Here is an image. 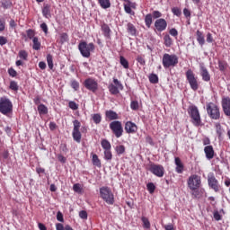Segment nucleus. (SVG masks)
<instances>
[{
    "label": "nucleus",
    "instance_id": "f257e3e1",
    "mask_svg": "<svg viewBox=\"0 0 230 230\" xmlns=\"http://www.w3.org/2000/svg\"><path fill=\"white\" fill-rule=\"evenodd\" d=\"M99 192L101 199H103L106 204L109 206H114V193L112 192L111 187L102 186L100 188Z\"/></svg>",
    "mask_w": 230,
    "mask_h": 230
},
{
    "label": "nucleus",
    "instance_id": "f03ea898",
    "mask_svg": "<svg viewBox=\"0 0 230 230\" xmlns=\"http://www.w3.org/2000/svg\"><path fill=\"white\" fill-rule=\"evenodd\" d=\"M162 64L164 69H169V67H175L179 64V57L175 54L165 53L162 58Z\"/></svg>",
    "mask_w": 230,
    "mask_h": 230
},
{
    "label": "nucleus",
    "instance_id": "7ed1b4c3",
    "mask_svg": "<svg viewBox=\"0 0 230 230\" xmlns=\"http://www.w3.org/2000/svg\"><path fill=\"white\" fill-rule=\"evenodd\" d=\"M188 113L190 117V121L194 127H200L202 124V119H200V112L199 111V108L195 105H191L189 107Z\"/></svg>",
    "mask_w": 230,
    "mask_h": 230
},
{
    "label": "nucleus",
    "instance_id": "20e7f679",
    "mask_svg": "<svg viewBox=\"0 0 230 230\" xmlns=\"http://www.w3.org/2000/svg\"><path fill=\"white\" fill-rule=\"evenodd\" d=\"M78 49L82 57H84V58H89V57H91V53L95 49L94 43H87V41H81L78 44Z\"/></svg>",
    "mask_w": 230,
    "mask_h": 230
},
{
    "label": "nucleus",
    "instance_id": "39448f33",
    "mask_svg": "<svg viewBox=\"0 0 230 230\" xmlns=\"http://www.w3.org/2000/svg\"><path fill=\"white\" fill-rule=\"evenodd\" d=\"M13 111V104L12 101H10L7 97L0 98V112L6 116V114H10Z\"/></svg>",
    "mask_w": 230,
    "mask_h": 230
},
{
    "label": "nucleus",
    "instance_id": "423d86ee",
    "mask_svg": "<svg viewBox=\"0 0 230 230\" xmlns=\"http://www.w3.org/2000/svg\"><path fill=\"white\" fill-rule=\"evenodd\" d=\"M185 76L189 82L190 89H192V91H199V77L195 76L193 70L188 69L185 73Z\"/></svg>",
    "mask_w": 230,
    "mask_h": 230
},
{
    "label": "nucleus",
    "instance_id": "0eeeda50",
    "mask_svg": "<svg viewBox=\"0 0 230 230\" xmlns=\"http://www.w3.org/2000/svg\"><path fill=\"white\" fill-rule=\"evenodd\" d=\"M207 114L211 119H220V108L214 102L207 104Z\"/></svg>",
    "mask_w": 230,
    "mask_h": 230
},
{
    "label": "nucleus",
    "instance_id": "6e6552de",
    "mask_svg": "<svg viewBox=\"0 0 230 230\" xmlns=\"http://www.w3.org/2000/svg\"><path fill=\"white\" fill-rule=\"evenodd\" d=\"M110 129L115 137L119 138L123 136V124L119 120H113L110 123Z\"/></svg>",
    "mask_w": 230,
    "mask_h": 230
},
{
    "label": "nucleus",
    "instance_id": "1a4fd4ad",
    "mask_svg": "<svg viewBox=\"0 0 230 230\" xmlns=\"http://www.w3.org/2000/svg\"><path fill=\"white\" fill-rule=\"evenodd\" d=\"M200 184H202L200 176L197 174H192L190 176L188 180V187L190 188V190L195 191V190H199L200 188Z\"/></svg>",
    "mask_w": 230,
    "mask_h": 230
},
{
    "label": "nucleus",
    "instance_id": "9d476101",
    "mask_svg": "<svg viewBox=\"0 0 230 230\" xmlns=\"http://www.w3.org/2000/svg\"><path fill=\"white\" fill-rule=\"evenodd\" d=\"M74 128L72 132V137L74 141H76V143H80L82 141V133L80 132V127H82V124L80 123V120L75 119L73 121Z\"/></svg>",
    "mask_w": 230,
    "mask_h": 230
},
{
    "label": "nucleus",
    "instance_id": "9b49d317",
    "mask_svg": "<svg viewBox=\"0 0 230 230\" xmlns=\"http://www.w3.org/2000/svg\"><path fill=\"white\" fill-rule=\"evenodd\" d=\"M148 170L155 177H164V167L161 164H150Z\"/></svg>",
    "mask_w": 230,
    "mask_h": 230
},
{
    "label": "nucleus",
    "instance_id": "f8f14e48",
    "mask_svg": "<svg viewBox=\"0 0 230 230\" xmlns=\"http://www.w3.org/2000/svg\"><path fill=\"white\" fill-rule=\"evenodd\" d=\"M111 94L116 95L119 94V91H123V84L119 82L117 78H113V84L108 86Z\"/></svg>",
    "mask_w": 230,
    "mask_h": 230
},
{
    "label": "nucleus",
    "instance_id": "ddd939ff",
    "mask_svg": "<svg viewBox=\"0 0 230 230\" xmlns=\"http://www.w3.org/2000/svg\"><path fill=\"white\" fill-rule=\"evenodd\" d=\"M84 85L85 89L91 91L92 93H96L98 91V82L93 78H87L84 80Z\"/></svg>",
    "mask_w": 230,
    "mask_h": 230
},
{
    "label": "nucleus",
    "instance_id": "4468645a",
    "mask_svg": "<svg viewBox=\"0 0 230 230\" xmlns=\"http://www.w3.org/2000/svg\"><path fill=\"white\" fill-rule=\"evenodd\" d=\"M208 182L209 188H211V190H214L216 193H218V191H220V184H218V180H217L215 175L208 176Z\"/></svg>",
    "mask_w": 230,
    "mask_h": 230
},
{
    "label": "nucleus",
    "instance_id": "2eb2a0df",
    "mask_svg": "<svg viewBox=\"0 0 230 230\" xmlns=\"http://www.w3.org/2000/svg\"><path fill=\"white\" fill-rule=\"evenodd\" d=\"M123 6L124 12H126V13H128V15H136V12L133 11L136 10L135 3H132L130 0H124Z\"/></svg>",
    "mask_w": 230,
    "mask_h": 230
},
{
    "label": "nucleus",
    "instance_id": "dca6fc26",
    "mask_svg": "<svg viewBox=\"0 0 230 230\" xmlns=\"http://www.w3.org/2000/svg\"><path fill=\"white\" fill-rule=\"evenodd\" d=\"M221 106L223 109V112L227 118H230V98L223 97L221 101Z\"/></svg>",
    "mask_w": 230,
    "mask_h": 230
},
{
    "label": "nucleus",
    "instance_id": "f3484780",
    "mask_svg": "<svg viewBox=\"0 0 230 230\" xmlns=\"http://www.w3.org/2000/svg\"><path fill=\"white\" fill-rule=\"evenodd\" d=\"M168 27V22L164 18H159L155 22V28L158 31H164Z\"/></svg>",
    "mask_w": 230,
    "mask_h": 230
},
{
    "label": "nucleus",
    "instance_id": "a211bd4d",
    "mask_svg": "<svg viewBox=\"0 0 230 230\" xmlns=\"http://www.w3.org/2000/svg\"><path fill=\"white\" fill-rule=\"evenodd\" d=\"M124 128L127 134H136L137 132V125L132 121H127Z\"/></svg>",
    "mask_w": 230,
    "mask_h": 230
},
{
    "label": "nucleus",
    "instance_id": "6ab92c4d",
    "mask_svg": "<svg viewBox=\"0 0 230 230\" xmlns=\"http://www.w3.org/2000/svg\"><path fill=\"white\" fill-rule=\"evenodd\" d=\"M200 76L203 82H209L211 80V75H209V71L204 66H200Z\"/></svg>",
    "mask_w": 230,
    "mask_h": 230
},
{
    "label": "nucleus",
    "instance_id": "aec40b11",
    "mask_svg": "<svg viewBox=\"0 0 230 230\" xmlns=\"http://www.w3.org/2000/svg\"><path fill=\"white\" fill-rule=\"evenodd\" d=\"M204 152L206 155V158L208 161H211L213 157H215V149H213V146H207L204 147Z\"/></svg>",
    "mask_w": 230,
    "mask_h": 230
},
{
    "label": "nucleus",
    "instance_id": "412c9836",
    "mask_svg": "<svg viewBox=\"0 0 230 230\" xmlns=\"http://www.w3.org/2000/svg\"><path fill=\"white\" fill-rule=\"evenodd\" d=\"M41 13L45 19H51V4H44Z\"/></svg>",
    "mask_w": 230,
    "mask_h": 230
},
{
    "label": "nucleus",
    "instance_id": "4be33fe9",
    "mask_svg": "<svg viewBox=\"0 0 230 230\" xmlns=\"http://www.w3.org/2000/svg\"><path fill=\"white\" fill-rule=\"evenodd\" d=\"M174 163L176 164L175 172L176 173H182L184 172V164H182V161L179 157L174 158Z\"/></svg>",
    "mask_w": 230,
    "mask_h": 230
},
{
    "label": "nucleus",
    "instance_id": "5701e85b",
    "mask_svg": "<svg viewBox=\"0 0 230 230\" xmlns=\"http://www.w3.org/2000/svg\"><path fill=\"white\" fill-rule=\"evenodd\" d=\"M164 44L165 48H172V46H173V40L170 37V34L164 36Z\"/></svg>",
    "mask_w": 230,
    "mask_h": 230
},
{
    "label": "nucleus",
    "instance_id": "b1692460",
    "mask_svg": "<svg viewBox=\"0 0 230 230\" xmlns=\"http://www.w3.org/2000/svg\"><path fill=\"white\" fill-rule=\"evenodd\" d=\"M127 30L129 35H131L132 37H136V33H137V29H136V26H134V24L128 22L127 24Z\"/></svg>",
    "mask_w": 230,
    "mask_h": 230
},
{
    "label": "nucleus",
    "instance_id": "393cba45",
    "mask_svg": "<svg viewBox=\"0 0 230 230\" xmlns=\"http://www.w3.org/2000/svg\"><path fill=\"white\" fill-rule=\"evenodd\" d=\"M196 37L199 46H203L204 44H206V40L204 39V33L202 31H197Z\"/></svg>",
    "mask_w": 230,
    "mask_h": 230
},
{
    "label": "nucleus",
    "instance_id": "a878e982",
    "mask_svg": "<svg viewBox=\"0 0 230 230\" xmlns=\"http://www.w3.org/2000/svg\"><path fill=\"white\" fill-rule=\"evenodd\" d=\"M102 31L106 39H111V27L107 23L102 25Z\"/></svg>",
    "mask_w": 230,
    "mask_h": 230
},
{
    "label": "nucleus",
    "instance_id": "bb28decb",
    "mask_svg": "<svg viewBox=\"0 0 230 230\" xmlns=\"http://www.w3.org/2000/svg\"><path fill=\"white\" fill-rule=\"evenodd\" d=\"M106 118H108V119H111V121L119 119V117L118 116V113H116V111L111 110L106 111Z\"/></svg>",
    "mask_w": 230,
    "mask_h": 230
},
{
    "label": "nucleus",
    "instance_id": "cd10ccee",
    "mask_svg": "<svg viewBox=\"0 0 230 230\" xmlns=\"http://www.w3.org/2000/svg\"><path fill=\"white\" fill-rule=\"evenodd\" d=\"M92 163L93 166H97V168H102V161L98 158V155H93Z\"/></svg>",
    "mask_w": 230,
    "mask_h": 230
},
{
    "label": "nucleus",
    "instance_id": "c85d7f7f",
    "mask_svg": "<svg viewBox=\"0 0 230 230\" xmlns=\"http://www.w3.org/2000/svg\"><path fill=\"white\" fill-rule=\"evenodd\" d=\"M38 112H39L40 116H44V115L48 114L49 110L46 105L40 104L38 106Z\"/></svg>",
    "mask_w": 230,
    "mask_h": 230
},
{
    "label": "nucleus",
    "instance_id": "c756f323",
    "mask_svg": "<svg viewBox=\"0 0 230 230\" xmlns=\"http://www.w3.org/2000/svg\"><path fill=\"white\" fill-rule=\"evenodd\" d=\"M40 41H39V38L34 37L32 39V49H34L35 51H39V49H40Z\"/></svg>",
    "mask_w": 230,
    "mask_h": 230
},
{
    "label": "nucleus",
    "instance_id": "7c9ffc66",
    "mask_svg": "<svg viewBox=\"0 0 230 230\" xmlns=\"http://www.w3.org/2000/svg\"><path fill=\"white\" fill-rule=\"evenodd\" d=\"M101 146H102L103 150H111L112 148V146L111 145V142L107 139H102L101 141Z\"/></svg>",
    "mask_w": 230,
    "mask_h": 230
},
{
    "label": "nucleus",
    "instance_id": "2f4dec72",
    "mask_svg": "<svg viewBox=\"0 0 230 230\" xmlns=\"http://www.w3.org/2000/svg\"><path fill=\"white\" fill-rule=\"evenodd\" d=\"M98 3L104 10L111 8V0H98Z\"/></svg>",
    "mask_w": 230,
    "mask_h": 230
},
{
    "label": "nucleus",
    "instance_id": "473e14b6",
    "mask_svg": "<svg viewBox=\"0 0 230 230\" xmlns=\"http://www.w3.org/2000/svg\"><path fill=\"white\" fill-rule=\"evenodd\" d=\"M153 16H152V13H147L146 16H145V22H146V26L147 28H150V26H152V22H153Z\"/></svg>",
    "mask_w": 230,
    "mask_h": 230
},
{
    "label": "nucleus",
    "instance_id": "72a5a7b5",
    "mask_svg": "<svg viewBox=\"0 0 230 230\" xmlns=\"http://www.w3.org/2000/svg\"><path fill=\"white\" fill-rule=\"evenodd\" d=\"M119 63L122 66V67H124V69H128V67H129L128 60H127V58H125V57H123V56L119 57Z\"/></svg>",
    "mask_w": 230,
    "mask_h": 230
},
{
    "label": "nucleus",
    "instance_id": "f704fd0d",
    "mask_svg": "<svg viewBox=\"0 0 230 230\" xmlns=\"http://www.w3.org/2000/svg\"><path fill=\"white\" fill-rule=\"evenodd\" d=\"M125 150L126 148H125V146L123 145H119L115 147V152L117 155H122V154H125Z\"/></svg>",
    "mask_w": 230,
    "mask_h": 230
},
{
    "label": "nucleus",
    "instance_id": "c9c22d12",
    "mask_svg": "<svg viewBox=\"0 0 230 230\" xmlns=\"http://www.w3.org/2000/svg\"><path fill=\"white\" fill-rule=\"evenodd\" d=\"M47 64H48L49 69L53 70V67H54L53 56L51 54L47 55Z\"/></svg>",
    "mask_w": 230,
    "mask_h": 230
},
{
    "label": "nucleus",
    "instance_id": "e433bc0d",
    "mask_svg": "<svg viewBox=\"0 0 230 230\" xmlns=\"http://www.w3.org/2000/svg\"><path fill=\"white\" fill-rule=\"evenodd\" d=\"M149 82L150 84H159V76L155 74L149 75Z\"/></svg>",
    "mask_w": 230,
    "mask_h": 230
},
{
    "label": "nucleus",
    "instance_id": "4c0bfd02",
    "mask_svg": "<svg viewBox=\"0 0 230 230\" xmlns=\"http://www.w3.org/2000/svg\"><path fill=\"white\" fill-rule=\"evenodd\" d=\"M93 121L95 123V125H99V123H102V115L99 113H95L92 116Z\"/></svg>",
    "mask_w": 230,
    "mask_h": 230
},
{
    "label": "nucleus",
    "instance_id": "58836bf2",
    "mask_svg": "<svg viewBox=\"0 0 230 230\" xmlns=\"http://www.w3.org/2000/svg\"><path fill=\"white\" fill-rule=\"evenodd\" d=\"M18 56L21 60H28V51L26 50H20Z\"/></svg>",
    "mask_w": 230,
    "mask_h": 230
},
{
    "label": "nucleus",
    "instance_id": "ea45409f",
    "mask_svg": "<svg viewBox=\"0 0 230 230\" xmlns=\"http://www.w3.org/2000/svg\"><path fill=\"white\" fill-rule=\"evenodd\" d=\"M218 67H219V71L224 72L227 69V63L226 61L219 60L218 61Z\"/></svg>",
    "mask_w": 230,
    "mask_h": 230
},
{
    "label": "nucleus",
    "instance_id": "a19ab883",
    "mask_svg": "<svg viewBox=\"0 0 230 230\" xmlns=\"http://www.w3.org/2000/svg\"><path fill=\"white\" fill-rule=\"evenodd\" d=\"M141 220L143 222V227L145 229H150V221L147 219L146 217H142Z\"/></svg>",
    "mask_w": 230,
    "mask_h": 230
},
{
    "label": "nucleus",
    "instance_id": "79ce46f5",
    "mask_svg": "<svg viewBox=\"0 0 230 230\" xmlns=\"http://www.w3.org/2000/svg\"><path fill=\"white\" fill-rule=\"evenodd\" d=\"M104 159L106 161H112V151L111 149L104 151Z\"/></svg>",
    "mask_w": 230,
    "mask_h": 230
},
{
    "label": "nucleus",
    "instance_id": "37998d69",
    "mask_svg": "<svg viewBox=\"0 0 230 230\" xmlns=\"http://www.w3.org/2000/svg\"><path fill=\"white\" fill-rule=\"evenodd\" d=\"M9 88L11 91H19V84H17V82L15 81H11Z\"/></svg>",
    "mask_w": 230,
    "mask_h": 230
},
{
    "label": "nucleus",
    "instance_id": "c03bdc74",
    "mask_svg": "<svg viewBox=\"0 0 230 230\" xmlns=\"http://www.w3.org/2000/svg\"><path fill=\"white\" fill-rule=\"evenodd\" d=\"M71 87L75 91H78L80 89V83L76 80H72L71 81Z\"/></svg>",
    "mask_w": 230,
    "mask_h": 230
},
{
    "label": "nucleus",
    "instance_id": "a18cd8bd",
    "mask_svg": "<svg viewBox=\"0 0 230 230\" xmlns=\"http://www.w3.org/2000/svg\"><path fill=\"white\" fill-rule=\"evenodd\" d=\"M68 107L72 111H78V104L76 102H75V101H70L68 102Z\"/></svg>",
    "mask_w": 230,
    "mask_h": 230
},
{
    "label": "nucleus",
    "instance_id": "49530a36",
    "mask_svg": "<svg viewBox=\"0 0 230 230\" xmlns=\"http://www.w3.org/2000/svg\"><path fill=\"white\" fill-rule=\"evenodd\" d=\"M27 33V39H30L31 40V39H35V31L29 29L26 31Z\"/></svg>",
    "mask_w": 230,
    "mask_h": 230
},
{
    "label": "nucleus",
    "instance_id": "de8ad7c7",
    "mask_svg": "<svg viewBox=\"0 0 230 230\" xmlns=\"http://www.w3.org/2000/svg\"><path fill=\"white\" fill-rule=\"evenodd\" d=\"M172 12L173 15H176V17H181V15L182 14V12L181 11V9L179 7H173L172 9Z\"/></svg>",
    "mask_w": 230,
    "mask_h": 230
},
{
    "label": "nucleus",
    "instance_id": "09e8293b",
    "mask_svg": "<svg viewBox=\"0 0 230 230\" xmlns=\"http://www.w3.org/2000/svg\"><path fill=\"white\" fill-rule=\"evenodd\" d=\"M68 39H69V36L67 35V33H66V32L61 33V35H60L61 44H64V42H67Z\"/></svg>",
    "mask_w": 230,
    "mask_h": 230
},
{
    "label": "nucleus",
    "instance_id": "8fccbe9b",
    "mask_svg": "<svg viewBox=\"0 0 230 230\" xmlns=\"http://www.w3.org/2000/svg\"><path fill=\"white\" fill-rule=\"evenodd\" d=\"M146 188L149 193H154V191H155V185L152 182L147 183Z\"/></svg>",
    "mask_w": 230,
    "mask_h": 230
},
{
    "label": "nucleus",
    "instance_id": "3c124183",
    "mask_svg": "<svg viewBox=\"0 0 230 230\" xmlns=\"http://www.w3.org/2000/svg\"><path fill=\"white\" fill-rule=\"evenodd\" d=\"M137 62H138L140 66H145L146 64V61H145V56H137Z\"/></svg>",
    "mask_w": 230,
    "mask_h": 230
},
{
    "label": "nucleus",
    "instance_id": "603ef678",
    "mask_svg": "<svg viewBox=\"0 0 230 230\" xmlns=\"http://www.w3.org/2000/svg\"><path fill=\"white\" fill-rule=\"evenodd\" d=\"M151 15L154 19H156V20L161 19V17H163V13L159 11H154Z\"/></svg>",
    "mask_w": 230,
    "mask_h": 230
},
{
    "label": "nucleus",
    "instance_id": "864d4df0",
    "mask_svg": "<svg viewBox=\"0 0 230 230\" xmlns=\"http://www.w3.org/2000/svg\"><path fill=\"white\" fill-rule=\"evenodd\" d=\"M130 107L132 111H137V109H139V102H137V101H132L130 103Z\"/></svg>",
    "mask_w": 230,
    "mask_h": 230
},
{
    "label": "nucleus",
    "instance_id": "5fc2aeb1",
    "mask_svg": "<svg viewBox=\"0 0 230 230\" xmlns=\"http://www.w3.org/2000/svg\"><path fill=\"white\" fill-rule=\"evenodd\" d=\"M73 190L75 193H82V187H80V183L74 184Z\"/></svg>",
    "mask_w": 230,
    "mask_h": 230
},
{
    "label": "nucleus",
    "instance_id": "6e6d98bb",
    "mask_svg": "<svg viewBox=\"0 0 230 230\" xmlns=\"http://www.w3.org/2000/svg\"><path fill=\"white\" fill-rule=\"evenodd\" d=\"M216 130L217 136L220 137V136H222V125H220V123H216Z\"/></svg>",
    "mask_w": 230,
    "mask_h": 230
},
{
    "label": "nucleus",
    "instance_id": "4d7b16f0",
    "mask_svg": "<svg viewBox=\"0 0 230 230\" xmlns=\"http://www.w3.org/2000/svg\"><path fill=\"white\" fill-rule=\"evenodd\" d=\"M8 75L9 76H12V78H15V76H17V71L11 67L8 69Z\"/></svg>",
    "mask_w": 230,
    "mask_h": 230
},
{
    "label": "nucleus",
    "instance_id": "13d9d810",
    "mask_svg": "<svg viewBox=\"0 0 230 230\" xmlns=\"http://www.w3.org/2000/svg\"><path fill=\"white\" fill-rule=\"evenodd\" d=\"M79 217H80V218H82L83 220H87V217H88L87 211H85V210L80 211V212H79Z\"/></svg>",
    "mask_w": 230,
    "mask_h": 230
},
{
    "label": "nucleus",
    "instance_id": "bf43d9fd",
    "mask_svg": "<svg viewBox=\"0 0 230 230\" xmlns=\"http://www.w3.org/2000/svg\"><path fill=\"white\" fill-rule=\"evenodd\" d=\"M170 35H172V37H178L179 35V31H177V29L172 28L169 31Z\"/></svg>",
    "mask_w": 230,
    "mask_h": 230
},
{
    "label": "nucleus",
    "instance_id": "052dcab7",
    "mask_svg": "<svg viewBox=\"0 0 230 230\" xmlns=\"http://www.w3.org/2000/svg\"><path fill=\"white\" fill-rule=\"evenodd\" d=\"M5 24L4 19L0 18V31H4Z\"/></svg>",
    "mask_w": 230,
    "mask_h": 230
},
{
    "label": "nucleus",
    "instance_id": "680f3d73",
    "mask_svg": "<svg viewBox=\"0 0 230 230\" xmlns=\"http://www.w3.org/2000/svg\"><path fill=\"white\" fill-rule=\"evenodd\" d=\"M8 43V40L4 36H0V46H4Z\"/></svg>",
    "mask_w": 230,
    "mask_h": 230
},
{
    "label": "nucleus",
    "instance_id": "e2e57ef3",
    "mask_svg": "<svg viewBox=\"0 0 230 230\" xmlns=\"http://www.w3.org/2000/svg\"><path fill=\"white\" fill-rule=\"evenodd\" d=\"M57 220H58V222H64V215H62V212H58Z\"/></svg>",
    "mask_w": 230,
    "mask_h": 230
},
{
    "label": "nucleus",
    "instance_id": "0e129e2a",
    "mask_svg": "<svg viewBox=\"0 0 230 230\" xmlns=\"http://www.w3.org/2000/svg\"><path fill=\"white\" fill-rule=\"evenodd\" d=\"M40 29L42 31H44V33H48V24H46V22L40 24Z\"/></svg>",
    "mask_w": 230,
    "mask_h": 230
},
{
    "label": "nucleus",
    "instance_id": "69168bd1",
    "mask_svg": "<svg viewBox=\"0 0 230 230\" xmlns=\"http://www.w3.org/2000/svg\"><path fill=\"white\" fill-rule=\"evenodd\" d=\"M58 161H59V163H66V161H67V159L64 156V155H58Z\"/></svg>",
    "mask_w": 230,
    "mask_h": 230
},
{
    "label": "nucleus",
    "instance_id": "338daca9",
    "mask_svg": "<svg viewBox=\"0 0 230 230\" xmlns=\"http://www.w3.org/2000/svg\"><path fill=\"white\" fill-rule=\"evenodd\" d=\"M56 229L57 230H66V228H64V225H62L61 223H58L56 225Z\"/></svg>",
    "mask_w": 230,
    "mask_h": 230
},
{
    "label": "nucleus",
    "instance_id": "774afa93",
    "mask_svg": "<svg viewBox=\"0 0 230 230\" xmlns=\"http://www.w3.org/2000/svg\"><path fill=\"white\" fill-rule=\"evenodd\" d=\"M164 229H165V230H173L174 227H173V225H172V224H169V225H165V226H164Z\"/></svg>",
    "mask_w": 230,
    "mask_h": 230
}]
</instances>
